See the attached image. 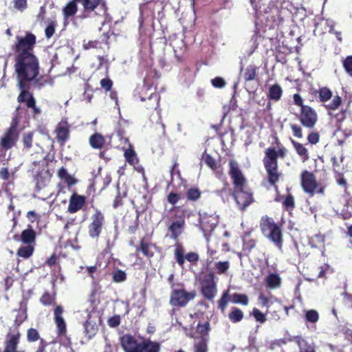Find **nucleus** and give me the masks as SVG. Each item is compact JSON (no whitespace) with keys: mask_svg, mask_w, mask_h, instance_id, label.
<instances>
[{"mask_svg":"<svg viewBox=\"0 0 352 352\" xmlns=\"http://www.w3.org/2000/svg\"><path fill=\"white\" fill-rule=\"evenodd\" d=\"M36 36L32 32L26 31L23 35H16L12 45L14 53V75L16 87L20 90L17 102L24 104L26 108L32 107L36 100L30 91L31 85L41 88L43 85L37 78L40 72L39 60L34 54Z\"/></svg>","mask_w":352,"mask_h":352,"instance_id":"f257e3e1","label":"nucleus"},{"mask_svg":"<svg viewBox=\"0 0 352 352\" xmlns=\"http://www.w3.org/2000/svg\"><path fill=\"white\" fill-rule=\"evenodd\" d=\"M229 175L233 181L234 190L233 192L235 201L241 210H244L254 199L252 192L246 185V179L243 175L238 164L230 160L229 162Z\"/></svg>","mask_w":352,"mask_h":352,"instance_id":"f03ea898","label":"nucleus"},{"mask_svg":"<svg viewBox=\"0 0 352 352\" xmlns=\"http://www.w3.org/2000/svg\"><path fill=\"white\" fill-rule=\"evenodd\" d=\"M148 68L150 69L147 72L146 76L144 78V84L141 87L139 94L140 100L144 102V107L149 111H153L156 110L160 106V95L155 91L151 92L148 96H145V94L151 90V87L159 78V75H157L155 70L152 69V67Z\"/></svg>","mask_w":352,"mask_h":352,"instance_id":"7ed1b4c3","label":"nucleus"},{"mask_svg":"<svg viewBox=\"0 0 352 352\" xmlns=\"http://www.w3.org/2000/svg\"><path fill=\"white\" fill-rule=\"evenodd\" d=\"M120 344L124 352H160V344L150 339L138 340L131 334H125L120 338Z\"/></svg>","mask_w":352,"mask_h":352,"instance_id":"20e7f679","label":"nucleus"},{"mask_svg":"<svg viewBox=\"0 0 352 352\" xmlns=\"http://www.w3.org/2000/svg\"><path fill=\"white\" fill-rule=\"evenodd\" d=\"M19 126V118H12L10 126L4 130L0 137V151L6 152L16 146L20 136Z\"/></svg>","mask_w":352,"mask_h":352,"instance_id":"39448f33","label":"nucleus"},{"mask_svg":"<svg viewBox=\"0 0 352 352\" xmlns=\"http://www.w3.org/2000/svg\"><path fill=\"white\" fill-rule=\"evenodd\" d=\"M260 227L263 234L280 250L283 245V234L280 228L273 219L263 217L261 220Z\"/></svg>","mask_w":352,"mask_h":352,"instance_id":"423d86ee","label":"nucleus"},{"mask_svg":"<svg viewBox=\"0 0 352 352\" xmlns=\"http://www.w3.org/2000/svg\"><path fill=\"white\" fill-rule=\"evenodd\" d=\"M64 309L61 305H56L54 309V320L56 327V335L59 342L69 347L72 344L70 338L67 336V324L63 317Z\"/></svg>","mask_w":352,"mask_h":352,"instance_id":"0eeeda50","label":"nucleus"},{"mask_svg":"<svg viewBox=\"0 0 352 352\" xmlns=\"http://www.w3.org/2000/svg\"><path fill=\"white\" fill-rule=\"evenodd\" d=\"M301 186L303 190L313 197L315 193L323 195L324 186L319 185L316 180L315 176L312 173L304 170L301 174Z\"/></svg>","mask_w":352,"mask_h":352,"instance_id":"6e6552de","label":"nucleus"},{"mask_svg":"<svg viewBox=\"0 0 352 352\" xmlns=\"http://www.w3.org/2000/svg\"><path fill=\"white\" fill-rule=\"evenodd\" d=\"M199 283L202 295L209 300H213L217 293L214 273L210 272L200 277Z\"/></svg>","mask_w":352,"mask_h":352,"instance_id":"1a4fd4ad","label":"nucleus"},{"mask_svg":"<svg viewBox=\"0 0 352 352\" xmlns=\"http://www.w3.org/2000/svg\"><path fill=\"white\" fill-rule=\"evenodd\" d=\"M91 222L88 226V234L91 239H98L102 234L105 223L104 214L96 209L91 217Z\"/></svg>","mask_w":352,"mask_h":352,"instance_id":"9d476101","label":"nucleus"},{"mask_svg":"<svg viewBox=\"0 0 352 352\" xmlns=\"http://www.w3.org/2000/svg\"><path fill=\"white\" fill-rule=\"evenodd\" d=\"M200 227L204 233L206 241H209V238L212 232L219 223V217L215 214H208V213L200 214Z\"/></svg>","mask_w":352,"mask_h":352,"instance_id":"9b49d317","label":"nucleus"},{"mask_svg":"<svg viewBox=\"0 0 352 352\" xmlns=\"http://www.w3.org/2000/svg\"><path fill=\"white\" fill-rule=\"evenodd\" d=\"M71 124L67 118H63L59 121L54 130L56 140L61 146H64L70 138Z\"/></svg>","mask_w":352,"mask_h":352,"instance_id":"f8f14e48","label":"nucleus"},{"mask_svg":"<svg viewBox=\"0 0 352 352\" xmlns=\"http://www.w3.org/2000/svg\"><path fill=\"white\" fill-rule=\"evenodd\" d=\"M155 247L154 243L149 242L145 237L141 238L138 245L135 246V254L137 256L142 255L143 257L150 260L155 254L153 250Z\"/></svg>","mask_w":352,"mask_h":352,"instance_id":"ddd939ff","label":"nucleus"},{"mask_svg":"<svg viewBox=\"0 0 352 352\" xmlns=\"http://www.w3.org/2000/svg\"><path fill=\"white\" fill-rule=\"evenodd\" d=\"M163 221L168 227L165 238L176 239V210L174 206L163 217Z\"/></svg>","mask_w":352,"mask_h":352,"instance_id":"4468645a","label":"nucleus"},{"mask_svg":"<svg viewBox=\"0 0 352 352\" xmlns=\"http://www.w3.org/2000/svg\"><path fill=\"white\" fill-rule=\"evenodd\" d=\"M86 204L87 197L74 192L69 197L67 211L71 214L76 213L80 210H83Z\"/></svg>","mask_w":352,"mask_h":352,"instance_id":"2eb2a0df","label":"nucleus"},{"mask_svg":"<svg viewBox=\"0 0 352 352\" xmlns=\"http://www.w3.org/2000/svg\"><path fill=\"white\" fill-rule=\"evenodd\" d=\"M299 118L303 126L312 128L317 121V114L311 107L302 106Z\"/></svg>","mask_w":352,"mask_h":352,"instance_id":"dca6fc26","label":"nucleus"},{"mask_svg":"<svg viewBox=\"0 0 352 352\" xmlns=\"http://www.w3.org/2000/svg\"><path fill=\"white\" fill-rule=\"evenodd\" d=\"M202 161L213 171L217 178L221 179L224 177L223 168L210 155L204 153L202 155Z\"/></svg>","mask_w":352,"mask_h":352,"instance_id":"f3484780","label":"nucleus"},{"mask_svg":"<svg viewBox=\"0 0 352 352\" xmlns=\"http://www.w3.org/2000/svg\"><path fill=\"white\" fill-rule=\"evenodd\" d=\"M199 258L198 254L195 252H189L184 255L182 248L177 243V264L183 268L184 267L185 261H188L190 265L195 264Z\"/></svg>","mask_w":352,"mask_h":352,"instance_id":"a211bd4d","label":"nucleus"},{"mask_svg":"<svg viewBox=\"0 0 352 352\" xmlns=\"http://www.w3.org/2000/svg\"><path fill=\"white\" fill-rule=\"evenodd\" d=\"M84 334L87 340H91L97 333L98 327L96 322L91 320V316L88 314L86 321L83 324Z\"/></svg>","mask_w":352,"mask_h":352,"instance_id":"6ab92c4d","label":"nucleus"},{"mask_svg":"<svg viewBox=\"0 0 352 352\" xmlns=\"http://www.w3.org/2000/svg\"><path fill=\"white\" fill-rule=\"evenodd\" d=\"M36 239V233L32 227L29 225L28 228L22 231L20 240L25 245H35Z\"/></svg>","mask_w":352,"mask_h":352,"instance_id":"aec40b11","label":"nucleus"},{"mask_svg":"<svg viewBox=\"0 0 352 352\" xmlns=\"http://www.w3.org/2000/svg\"><path fill=\"white\" fill-rule=\"evenodd\" d=\"M21 334L17 332L9 337V339L5 343V348L3 352H18L17 346L19 343Z\"/></svg>","mask_w":352,"mask_h":352,"instance_id":"412c9836","label":"nucleus"},{"mask_svg":"<svg viewBox=\"0 0 352 352\" xmlns=\"http://www.w3.org/2000/svg\"><path fill=\"white\" fill-rule=\"evenodd\" d=\"M89 143L92 148L102 150L105 144V139L102 134L95 133L89 137Z\"/></svg>","mask_w":352,"mask_h":352,"instance_id":"4be33fe9","label":"nucleus"},{"mask_svg":"<svg viewBox=\"0 0 352 352\" xmlns=\"http://www.w3.org/2000/svg\"><path fill=\"white\" fill-rule=\"evenodd\" d=\"M263 163L267 172L277 170V160L274 153L271 151H265V157L263 160Z\"/></svg>","mask_w":352,"mask_h":352,"instance_id":"5701e85b","label":"nucleus"},{"mask_svg":"<svg viewBox=\"0 0 352 352\" xmlns=\"http://www.w3.org/2000/svg\"><path fill=\"white\" fill-rule=\"evenodd\" d=\"M195 296V292H187L184 289H177V305L184 306Z\"/></svg>","mask_w":352,"mask_h":352,"instance_id":"b1692460","label":"nucleus"},{"mask_svg":"<svg viewBox=\"0 0 352 352\" xmlns=\"http://www.w3.org/2000/svg\"><path fill=\"white\" fill-rule=\"evenodd\" d=\"M265 282L267 287L271 289H274L278 288L280 286L281 278L278 274L276 273H271L265 277Z\"/></svg>","mask_w":352,"mask_h":352,"instance_id":"393cba45","label":"nucleus"},{"mask_svg":"<svg viewBox=\"0 0 352 352\" xmlns=\"http://www.w3.org/2000/svg\"><path fill=\"white\" fill-rule=\"evenodd\" d=\"M324 241H325L324 236L318 234H316L314 236H312L309 239V243L311 246V248H322V250H321L322 255L324 256V251H325Z\"/></svg>","mask_w":352,"mask_h":352,"instance_id":"a878e982","label":"nucleus"},{"mask_svg":"<svg viewBox=\"0 0 352 352\" xmlns=\"http://www.w3.org/2000/svg\"><path fill=\"white\" fill-rule=\"evenodd\" d=\"M77 3L78 1L72 0L68 2L63 9V12L65 18H69L75 15L78 11Z\"/></svg>","mask_w":352,"mask_h":352,"instance_id":"bb28decb","label":"nucleus"},{"mask_svg":"<svg viewBox=\"0 0 352 352\" xmlns=\"http://www.w3.org/2000/svg\"><path fill=\"white\" fill-rule=\"evenodd\" d=\"M34 252V245H25L24 246L20 247L17 250L16 255L19 257L23 258L24 259H27L33 255Z\"/></svg>","mask_w":352,"mask_h":352,"instance_id":"cd10ccee","label":"nucleus"},{"mask_svg":"<svg viewBox=\"0 0 352 352\" xmlns=\"http://www.w3.org/2000/svg\"><path fill=\"white\" fill-rule=\"evenodd\" d=\"M124 156L125 160L132 166L137 164L139 162L136 153L130 144V147L124 151Z\"/></svg>","mask_w":352,"mask_h":352,"instance_id":"c85d7f7f","label":"nucleus"},{"mask_svg":"<svg viewBox=\"0 0 352 352\" xmlns=\"http://www.w3.org/2000/svg\"><path fill=\"white\" fill-rule=\"evenodd\" d=\"M282 93L280 86L276 84L270 87L267 96L272 100L278 101L281 98Z\"/></svg>","mask_w":352,"mask_h":352,"instance_id":"c756f323","label":"nucleus"},{"mask_svg":"<svg viewBox=\"0 0 352 352\" xmlns=\"http://www.w3.org/2000/svg\"><path fill=\"white\" fill-rule=\"evenodd\" d=\"M257 67L253 65H249L243 72L242 77L245 81H250L254 79L256 74Z\"/></svg>","mask_w":352,"mask_h":352,"instance_id":"7c9ffc66","label":"nucleus"},{"mask_svg":"<svg viewBox=\"0 0 352 352\" xmlns=\"http://www.w3.org/2000/svg\"><path fill=\"white\" fill-rule=\"evenodd\" d=\"M294 339L295 337H291L289 335H286L283 338L271 341L269 345V349L271 350H274L277 347H280L281 346L286 344L288 342L294 341Z\"/></svg>","mask_w":352,"mask_h":352,"instance_id":"2f4dec72","label":"nucleus"},{"mask_svg":"<svg viewBox=\"0 0 352 352\" xmlns=\"http://www.w3.org/2000/svg\"><path fill=\"white\" fill-rule=\"evenodd\" d=\"M296 341L298 345L300 352H315L314 347L308 343L301 337H295Z\"/></svg>","mask_w":352,"mask_h":352,"instance_id":"473e14b6","label":"nucleus"},{"mask_svg":"<svg viewBox=\"0 0 352 352\" xmlns=\"http://www.w3.org/2000/svg\"><path fill=\"white\" fill-rule=\"evenodd\" d=\"M33 137L34 132L28 131L24 133L22 136V144L23 149L29 151L32 148L33 146Z\"/></svg>","mask_w":352,"mask_h":352,"instance_id":"72a5a7b5","label":"nucleus"},{"mask_svg":"<svg viewBox=\"0 0 352 352\" xmlns=\"http://www.w3.org/2000/svg\"><path fill=\"white\" fill-rule=\"evenodd\" d=\"M292 142L295 148L297 153L301 157L303 162L309 159V154L307 149L300 143H298L293 140H292Z\"/></svg>","mask_w":352,"mask_h":352,"instance_id":"f704fd0d","label":"nucleus"},{"mask_svg":"<svg viewBox=\"0 0 352 352\" xmlns=\"http://www.w3.org/2000/svg\"><path fill=\"white\" fill-rule=\"evenodd\" d=\"M112 281L114 283H123L126 280V273L125 271L116 269L111 274Z\"/></svg>","mask_w":352,"mask_h":352,"instance_id":"c9c22d12","label":"nucleus"},{"mask_svg":"<svg viewBox=\"0 0 352 352\" xmlns=\"http://www.w3.org/2000/svg\"><path fill=\"white\" fill-rule=\"evenodd\" d=\"M228 318L232 322H239L243 318V311L236 307H233L231 312L228 315Z\"/></svg>","mask_w":352,"mask_h":352,"instance_id":"e433bc0d","label":"nucleus"},{"mask_svg":"<svg viewBox=\"0 0 352 352\" xmlns=\"http://www.w3.org/2000/svg\"><path fill=\"white\" fill-rule=\"evenodd\" d=\"M55 295L51 294L48 292H45L40 298V302L44 306H50L55 302Z\"/></svg>","mask_w":352,"mask_h":352,"instance_id":"4c0bfd02","label":"nucleus"},{"mask_svg":"<svg viewBox=\"0 0 352 352\" xmlns=\"http://www.w3.org/2000/svg\"><path fill=\"white\" fill-rule=\"evenodd\" d=\"M195 352H208V341L206 338H201L197 340L194 346Z\"/></svg>","mask_w":352,"mask_h":352,"instance_id":"58836bf2","label":"nucleus"},{"mask_svg":"<svg viewBox=\"0 0 352 352\" xmlns=\"http://www.w3.org/2000/svg\"><path fill=\"white\" fill-rule=\"evenodd\" d=\"M232 302L235 304L247 305L248 304L249 300L248 297L245 294L235 293L232 296Z\"/></svg>","mask_w":352,"mask_h":352,"instance_id":"ea45409f","label":"nucleus"},{"mask_svg":"<svg viewBox=\"0 0 352 352\" xmlns=\"http://www.w3.org/2000/svg\"><path fill=\"white\" fill-rule=\"evenodd\" d=\"M43 339L40 337L38 331L34 328H30L27 331V340L29 342H34L36 341H40Z\"/></svg>","mask_w":352,"mask_h":352,"instance_id":"a19ab883","label":"nucleus"},{"mask_svg":"<svg viewBox=\"0 0 352 352\" xmlns=\"http://www.w3.org/2000/svg\"><path fill=\"white\" fill-rule=\"evenodd\" d=\"M214 267L217 274H225L230 268V262L228 261L216 262Z\"/></svg>","mask_w":352,"mask_h":352,"instance_id":"79ce46f5","label":"nucleus"},{"mask_svg":"<svg viewBox=\"0 0 352 352\" xmlns=\"http://www.w3.org/2000/svg\"><path fill=\"white\" fill-rule=\"evenodd\" d=\"M82 48L85 50L90 49H101L102 43L98 40L94 41H83Z\"/></svg>","mask_w":352,"mask_h":352,"instance_id":"37998d69","label":"nucleus"},{"mask_svg":"<svg viewBox=\"0 0 352 352\" xmlns=\"http://www.w3.org/2000/svg\"><path fill=\"white\" fill-rule=\"evenodd\" d=\"M118 190H119V187L118 186ZM127 195L126 192H123L121 193L120 190L118 191V194L115 197L113 203V208H118V207L122 206L124 204L123 199Z\"/></svg>","mask_w":352,"mask_h":352,"instance_id":"c03bdc74","label":"nucleus"},{"mask_svg":"<svg viewBox=\"0 0 352 352\" xmlns=\"http://www.w3.org/2000/svg\"><path fill=\"white\" fill-rule=\"evenodd\" d=\"M318 94L320 100L322 102L328 101L332 96V92L327 87L320 89Z\"/></svg>","mask_w":352,"mask_h":352,"instance_id":"a18cd8bd","label":"nucleus"},{"mask_svg":"<svg viewBox=\"0 0 352 352\" xmlns=\"http://www.w3.org/2000/svg\"><path fill=\"white\" fill-rule=\"evenodd\" d=\"M57 23L55 21H51L45 29V35L47 38H50L55 33Z\"/></svg>","mask_w":352,"mask_h":352,"instance_id":"49530a36","label":"nucleus"},{"mask_svg":"<svg viewBox=\"0 0 352 352\" xmlns=\"http://www.w3.org/2000/svg\"><path fill=\"white\" fill-rule=\"evenodd\" d=\"M173 280H174V274H171L169 275V276L168 278V281L171 285V287H172V292H171L170 302L173 305H176V289L174 288Z\"/></svg>","mask_w":352,"mask_h":352,"instance_id":"de8ad7c7","label":"nucleus"},{"mask_svg":"<svg viewBox=\"0 0 352 352\" xmlns=\"http://www.w3.org/2000/svg\"><path fill=\"white\" fill-rule=\"evenodd\" d=\"M305 318L307 321L315 323L318 320L319 315L316 310L311 309L306 312Z\"/></svg>","mask_w":352,"mask_h":352,"instance_id":"09e8293b","label":"nucleus"},{"mask_svg":"<svg viewBox=\"0 0 352 352\" xmlns=\"http://www.w3.org/2000/svg\"><path fill=\"white\" fill-rule=\"evenodd\" d=\"M201 192L198 188H190L187 192L186 196L188 199L195 201L200 197Z\"/></svg>","mask_w":352,"mask_h":352,"instance_id":"8fccbe9b","label":"nucleus"},{"mask_svg":"<svg viewBox=\"0 0 352 352\" xmlns=\"http://www.w3.org/2000/svg\"><path fill=\"white\" fill-rule=\"evenodd\" d=\"M252 315L254 316L256 322L260 323H264L266 321V317L258 309L254 308L252 312Z\"/></svg>","mask_w":352,"mask_h":352,"instance_id":"3c124183","label":"nucleus"},{"mask_svg":"<svg viewBox=\"0 0 352 352\" xmlns=\"http://www.w3.org/2000/svg\"><path fill=\"white\" fill-rule=\"evenodd\" d=\"M113 81L109 77L102 78L100 81L101 88L105 91H111L113 87Z\"/></svg>","mask_w":352,"mask_h":352,"instance_id":"603ef678","label":"nucleus"},{"mask_svg":"<svg viewBox=\"0 0 352 352\" xmlns=\"http://www.w3.org/2000/svg\"><path fill=\"white\" fill-rule=\"evenodd\" d=\"M140 212H138V210L136 211V216H135V221L133 222V225H131L129 226V228H128V232L129 234H134L137 230H138L139 228V218H140Z\"/></svg>","mask_w":352,"mask_h":352,"instance_id":"864d4df0","label":"nucleus"},{"mask_svg":"<svg viewBox=\"0 0 352 352\" xmlns=\"http://www.w3.org/2000/svg\"><path fill=\"white\" fill-rule=\"evenodd\" d=\"M120 316L119 315H114L110 317L107 320V324L110 327L116 328L120 324Z\"/></svg>","mask_w":352,"mask_h":352,"instance_id":"5fc2aeb1","label":"nucleus"},{"mask_svg":"<svg viewBox=\"0 0 352 352\" xmlns=\"http://www.w3.org/2000/svg\"><path fill=\"white\" fill-rule=\"evenodd\" d=\"M268 180L270 184L274 185L276 182L279 179L280 175L278 173L277 170H270L267 172Z\"/></svg>","mask_w":352,"mask_h":352,"instance_id":"6e6d98bb","label":"nucleus"},{"mask_svg":"<svg viewBox=\"0 0 352 352\" xmlns=\"http://www.w3.org/2000/svg\"><path fill=\"white\" fill-rule=\"evenodd\" d=\"M228 298H229L228 293V292H226L223 294V295L221 296V297L219 301V308L221 309V310L222 311H224V310L228 305Z\"/></svg>","mask_w":352,"mask_h":352,"instance_id":"4d7b16f0","label":"nucleus"},{"mask_svg":"<svg viewBox=\"0 0 352 352\" xmlns=\"http://www.w3.org/2000/svg\"><path fill=\"white\" fill-rule=\"evenodd\" d=\"M267 151H271L272 152H273L275 155L276 159H277L278 157L283 158L285 157L286 153H287V149L283 146H278V149L276 151H275L274 148H267Z\"/></svg>","mask_w":352,"mask_h":352,"instance_id":"13d9d810","label":"nucleus"},{"mask_svg":"<svg viewBox=\"0 0 352 352\" xmlns=\"http://www.w3.org/2000/svg\"><path fill=\"white\" fill-rule=\"evenodd\" d=\"M344 156L341 155L339 159H338L336 156L331 157V162L333 164V169L336 172H339L340 170L341 164L343 162Z\"/></svg>","mask_w":352,"mask_h":352,"instance_id":"bf43d9fd","label":"nucleus"},{"mask_svg":"<svg viewBox=\"0 0 352 352\" xmlns=\"http://www.w3.org/2000/svg\"><path fill=\"white\" fill-rule=\"evenodd\" d=\"M14 8L20 11H23L28 7L27 0H14Z\"/></svg>","mask_w":352,"mask_h":352,"instance_id":"052dcab7","label":"nucleus"},{"mask_svg":"<svg viewBox=\"0 0 352 352\" xmlns=\"http://www.w3.org/2000/svg\"><path fill=\"white\" fill-rule=\"evenodd\" d=\"M100 266V264H96L93 266H87L85 267V270L87 272L88 276L91 278L93 280L95 279L94 274L96 273Z\"/></svg>","mask_w":352,"mask_h":352,"instance_id":"680f3d73","label":"nucleus"},{"mask_svg":"<svg viewBox=\"0 0 352 352\" xmlns=\"http://www.w3.org/2000/svg\"><path fill=\"white\" fill-rule=\"evenodd\" d=\"M346 72L352 76V56H348L343 63Z\"/></svg>","mask_w":352,"mask_h":352,"instance_id":"e2e57ef3","label":"nucleus"},{"mask_svg":"<svg viewBox=\"0 0 352 352\" xmlns=\"http://www.w3.org/2000/svg\"><path fill=\"white\" fill-rule=\"evenodd\" d=\"M98 61H99V64H98V66L97 67L98 69L102 68L104 65L106 66V73L107 74L108 73V70H109V62H108V59L107 58L106 56H98L97 57Z\"/></svg>","mask_w":352,"mask_h":352,"instance_id":"0e129e2a","label":"nucleus"},{"mask_svg":"<svg viewBox=\"0 0 352 352\" xmlns=\"http://www.w3.org/2000/svg\"><path fill=\"white\" fill-rule=\"evenodd\" d=\"M341 98L338 96L334 97L330 104L327 105V107L331 110L336 109L341 104Z\"/></svg>","mask_w":352,"mask_h":352,"instance_id":"69168bd1","label":"nucleus"},{"mask_svg":"<svg viewBox=\"0 0 352 352\" xmlns=\"http://www.w3.org/2000/svg\"><path fill=\"white\" fill-rule=\"evenodd\" d=\"M213 87L216 88H223L226 85L225 80L221 77H216L211 80Z\"/></svg>","mask_w":352,"mask_h":352,"instance_id":"338daca9","label":"nucleus"},{"mask_svg":"<svg viewBox=\"0 0 352 352\" xmlns=\"http://www.w3.org/2000/svg\"><path fill=\"white\" fill-rule=\"evenodd\" d=\"M283 205L287 208H293L294 207V199L293 196L288 195L283 201Z\"/></svg>","mask_w":352,"mask_h":352,"instance_id":"774afa93","label":"nucleus"}]
</instances>
